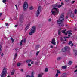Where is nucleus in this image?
<instances>
[{
  "mask_svg": "<svg viewBox=\"0 0 77 77\" xmlns=\"http://www.w3.org/2000/svg\"><path fill=\"white\" fill-rule=\"evenodd\" d=\"M30 31L29 34V35H32L33 33H34L36 32V26H33Z\"/></svg>",
  "mask_w": 77,
  "mask_h": 77,
  "instance_id": "nucleus-3",
  "label": "nucleus"
},
{
  "mask_svg": "<svg viewBox=\"0 0 77 77\" xmlns=\"http://www.w3.org/2000/svg\"><path fill=\"white\" fill-rule=\"evenodd\" d=\"M23 42L24 43H25V42H26V40L25 39H24L23 41Z\"/></svg>",
  "mask_w": 77,
  "mask_h": 77,
  "instance_id": "nucleus-42",
  "label": "nucleus"
},
{
  "mask_svg": "<svg viewBox=\"0 0 77 77\" xmlns=\"http://www.w3.org/2000/svg\"><path fill=\"white\" fill-rule=\"evenodd\" d=\"M21 71H22V72H23V69H21Z\"/></svg>",
  "mask_w": 77,
  "mask_h": 77,
  "instance_id": "nucleus-60",
  "label": "nucleus"
},
{
  "mask_svg": "<svg viewBox=\"0 0 77 77\" xmlns=\"http://www.w3.org/2000/svg\"><path fill=\"white\" fill-rule=\"evenodd\" d=\"M67 66H62V69H65L66 68V67Z\"/></svg>",
  "mask_w": 77,
  "mask_h": 77,
  "instance_id": "nucleus-14",
  "label": "nucleus"
},
{
  "mask_svg": "<svg viewBox=\"0 0 77 77\" xmlns=\"http://www.w3.org/2000/svg\"><path fill=\"white\" fill-rule=\"evenodd\" d=\"M57 73L58 74H60L61 73L60 72V71L57 70Z\"/></svg>",
  "mask_w": 77,
  "mask_h": 77,
  "instance_id": "nucleus-28",
  "label": "nucleus"
},
{
  "mask_svg": "<svg viewBox=\"0 0 77 77\" xmlns=\"http://www.w3.org/2000/svg\"><path fill=\"white\" fill-rule=\"evenodd\" d=\"M7 77H10V76H7Z\"/></svg>",
  "mask_w": 77,
  "mask_h": 77,
  "instance_id": "nucleus-64",
  "label": "nucleus"
},
{
  "mask_svg": "<svg viewBox=\"0 0 77 77\" xmlns=\"http://www.w3.org/2000/svg\"><path fill=\"white\" fill-rule=\"evenodd\" d=\"M73 51L75 52V56L77 55V51L76 50H74Z\"/></svg>",
  "mask_w": 77,
  "mask_h": 77,
  "instance_id": "nucleus-16",
  "label": "nucleus"
},
{
  "mask_svg": "<svg viewBox=\"0 0 77 77\" xmlns=\"http://www.w3.org/2000/svg\"><path fill=\"white\" fill-rule=\"evenodd\" d=\"M51 44H54V45H56V42H55V39L54 38L52 39L51 42Z\"/></svg>",
  "mask_w": 77,
  "mask_h": 77,
  "instance_id": "nucleus-10",
  "label": "nucleus"
},
{
  "mask_svg": "<svg viewBox=\"0 0 77 77\" xmlns=\"http://www.w3.org/2000/svg\"><path fill=\"white\" fill-rule=\"evenodd\" d=\"M58 20H60V21H63L64 20V14L62 13L59 19H58Z\"/></svg>",
  "mask_w": 77,
  "mask_h": 77,
  "instance_id": "nucleus-5",
  "label": "nucleus"
},
{
  "mask_svg": "<svg viewBox=\"0 0 77 77\" xmlns=\"http://www.w3.org/2000/svg\"><path fill=\"white\" fill-rule=\"evenodd\" d=\"M19 21L20 23H23L24 21V16L22 15L19 19Z\"/></svg>",
  "mask_w": 77,
  "mask_h": 77,
  "instance_id": "nucleus-9",
  "label": "nucleus"
},
{
  "mask_svg": "<svg viewBox=\"0 0 77 77\" xmlns=\"http://www.w3.org/2000/svg\"><path fill=\"white\" fill-rule=\"evenodd\" d=\"M2 14H3V13H0V17L2 16Z\"/></svg>",
  "mask_w": 77,
  "mask_h": 77,
  "instance_id": "nucleus-43",
  "label": "nucleus"
},
{
  "mask_svg": "<svg viewBox=\"0 0 77 77\" xmlns=\"http://www.w3.org/2000/svg\"><path fill=\"white\" fill-rule=\"evenodd\" d=\"M57 23L59 25V26L60 27L64 26V25H65L63 23H62V22L60 21V20L57 21Z\"/></svg>",
  "mask_w": 77,
  "mask_h": 77,
  "instance_id": "nucleus-7",
  "label": "nucleus"
},
{
  "mask_svg": "<svg viewBox=\"0 0 77 77\" xmlns=\"http://www.w3.org/2000/svg\"><path fill=\"white\" fill-rule=\"evenodd\" d=\"M51 48H53V45L51 46Z\"/></svg>",
  "mask_w": 77,
  "mask_h": 77,
  "instance_id": "nucleus-55",
  "label": "nucleus"
},
{
  "mask_svg": "<svg viewBox=\"0 0 77 77\" xmlns=\"http://www.w3.org/2000/svg\"><path fill=\"white\" fill-rule=\"evenodd\" d=\"M62 33H65V31L63 30V31H62Z\"/></svg>",
  "mask_w": 77,
  "mask_h": 77,
  "instance_id": "nucleus-46",
  "label": "nucleus"
},
{
  "mask_svg": "<svg viewBox=\"0 0 77 77\" xmlns=\"http://www.w3.org/2000/svg\"><path fill=\"white\" fill-rule=\"evenodd\" d=\"M70 17L71 18H74V14H70Z\"/></svg>",
  "mask_w": 77,
  "mask_h": 77,
  "instance_id": "nucleus-17",
  "label": "nucleus"
},
{
  "mask_svg": "<svg viewBox=\"0 0 77 77\" xmlns=\"http://www.w3.org/2000/svg\"><path fill=\"white\" fill-rule=\"evenodd\" d=\"M31 64H33V61H32L31 62Z\"/></svg>",
  "mask_w": 77,
  "mask_h": 77,
  "instance_id": "nucleus-49",
  "label": "nucleus"
},
{
  "mask_svg": "<svg viewBox=\"0 0 77 77\" xmlns=\"http://www.w3.org/2000/svg\"><path fill=\"white\" fill-rule=\"evenodd\" d=\"M31 61H32V60H28L26 61V62L27 63H30Z\"/></svg>",
  "mask_w": 77,
  "mask_h": 77,
  "instance_id": "nucleus-15",
  "label": "nucleus"
},
{
  "mask_svg": "<svg viewBox=\"0 0 77 77\" xmlns=\"http://www.w3.org/2000/svg\"><path fill=\"white\" fill-rule=\"evenodd\" d=\"M65 1L67 2H69V0H65Z\"/></svg>",
  "mask_w": 77,
  "mask_h": 77,
  "instance_id": "nucleus-59",
  "label": "nucleus"
},
{
  "mask_svg": "<svg viewBox=\"0 0 77 77\" xmlns=\"http://www.w3.org/2000/svg\"><path fill=\"white\" fill-rule=\"evenodd\" d=\"M2 2L4 3H5V2H6V0H3Z\"/></svg>",
  "mask_w": 77,
  "mask_h": 77,
  "instance_id": "nucleus-36",
  "label": "nucleus"
},
{
  "mask_svg": "<svg viewBox=\"0 0 77 77\" xmlns=\"http://www.w3.org/2000/svg\"><path fill=\"white\" fill-rule=\"evenodd\" d=\"M67 34H68L69 35H72V33H71V31H67Z\"/></svg>",
  "mask_w": 77,
  "mask_h": 77,
  "instance_id": "nucleus-18",
  "label": "nucleus"
},
{
  "mask_svg": "<svg viewBox=\"0 0 77 77\" xmlns=\"http://www.w3.org/2000/svg\"><path fill=\"white\" fill-rule=\"evenodd\" d=\"M75 2V1H72V2H71V3H72V4H73V3H74Z\"/></svg>",
  "mask_w": 77,
  "mask_h": 77,
  "instance_id": "nucleus-40",
  "label": "nucleus"
},
{
  "mask_svg": "<svg viewBox=\"0 0 77 77\" xmlns=\"http://www.w3.org/2000/svg\"><path fill=\"white\" fill-rule=\"evenodd\" d=\"M7 68H4V69L2 71V74L1 75V77H5L6 75V73H7Z\"/></svg>",
  "mask_w": 77,
  "mask_h": 77,
  "instance_id": "nucleus-2",
  "label": "nucleus"
},
{
  "mask_svg": "<svg viewBox=\"0 0 77 77\" xmlns=\"http://www.w3.org/2000/svg\"><path fill=\"white\" fill-rule=\"evenodd\" d=\"M40 51H38V52H37L36 53V55L38 56V54H39V53Z\"/></svg>",
  "mask_w": 77,
  "mask_h": 77,
  "instance_id": "nucleus-34",
  "label": "nucleus"
},
{
  "mask_svg": "<svg viewBox=\"0 0 77 77\" xmlns=\"http://www.w3.org/2000/svg\"><path fill=\"white\" fill-rule=\"evenodd\" d=\"M27 8H28V4H27V2H25L23 5V9L24 11H26Z\"/></svg>",
  "mask_w": 77,
  "mask_h": 77,
  "instance_id": "nucleus-6",
  "label": "nucleus"
},
{
  "mask_svg": "<svg viewBox=\"0 0 77 77\" xmlns=\"http://www.w3.org/2000/svg\"><path fill=\"white\" fill-rule=\"evenodd\" d=\"M33 6H31L29 8L30 10H32V9H33Z\"/></svg>",
  "mask_w": 77,
  "mask_h": 77,
  "instance_id": "nucleus-33",
  "label": "nucleus"
},
{
  "mask_svg": "<svg viewBox=\"0 0 77 77\" xmlns=\"http://www.w3.org/2000/svg\"><path fill=\"white\" fill-rule=\"evenodd\" d=\"M16 7V8L17 9V10H18V7L17 6V5H15Z\"/></svg>",
  "mask_w": 77,
  "mask_h": 77,
  "instance_id": "nucleus-44",
  "label": "nucleus"
},
{
  "mask_svg": "<svg viewBox=\"0 0 77 77\" xmlns=\"http://www.w3.org/2000/svg\"><path fill=\"white\" fill-rule=\"evenodd\" d=\"M39 46H40V45H36V48L37 50H38V48H39Z\"/></svg>",
  "mask_w": 77,
  "mask_h": 77,
  "instance_id": "nucleus-21",
  "label": "nucleus"
},
{
  "mask_svg": "<svg viewBox=\"0 0 77 77\" xmlns=\"http://www.w3.org/2000/svg\"><path fill=\"white\" fill-rule=\"evenodd\" d=\"M65 35H67V34H68V33L67 32H65Z\"/></svg>",
  "mask_w": 77,
  "mask_h": 77,
  "instance_id": "nucleus-54",
  "label": "nucleus"
},
{
  "mask_svg": "<svg viewBox=\"0 0 77 77\" xmlns=\"http://www.w3.org/2000/svg\"><path fill=\"white\" fill-rule=\"evenodd\" d=\"M15 50H16V51H17V50H18V49L17 48L15 49Z\"/></svg>",
  "mask_w": 77,
  "mask_h": 77,
  "instance_id": "nucleus-61",
  "label": "nucleus"
},
{
  "mask_svg": "<svg viewBox=\"0 0 77 77\" xmlns=\"http://www.w3.org/2000/svg\"><path fill=\"white\" fill-rule=\"evenodd\" d=\"M72 63V62L71 61H70L69 62L68 64L69 65H71Z\"/></svg>",
  "mask_w": 77,
  "mask_h": 77,
  "instance_id": "nucleus-26",
  "label": "nucleus"
},
{
  "mask_svg": "<svg viewBox=\"0 0 77 77\" xmlns=\"http://www.w3.org/2000/svg\"><path fill=\"white\" fill-rule=\"evenodd\" d=\"M43 73H41L40 74H39L37 77H42V75H43Z\"/></svg>",
  "mask_w": 77,
  "mask_h": 77,
  "instance_id": "nucleus-13",
  "label": "nucleus"
},
{
  "mask_svg": "<svg viewBox=\"0 0 77 77\" xmlns=\"http://www.w3.org/2000/svg\"><path fill=\"white\" fill-rule=\"evenodd\" d=\"M15 70H13L12 72H11V75H14L15 74Z\"/></svg>",
  "mask_w": 77,
  "mask_h": 77,
  "instance_id": "nucleus-22",
  "label": "nucleus"
},
{
  "mask_svg": "<svg viewBox=\"0 0 77 77\" xmlns=\"http://www.w3.org/2000/svg\"><path fill=\"white\" fill-rule=\"evenodd\" d=\"M72 43V41H70L69 42L68 45H70Z\"/></svg>",
  "mask_w": 77,
  "mask_h": 77,
  "instance_id": "nucleus-24",
  "label": "nucleus"
},
{
  "mask_svg": "<svg viewBox=\"0 0 77 77\" xmlns=\"http://www.w3.org/2000/svg\"><path fill=\"white\" fill-rule=\"evenodd\" d=\"M70 35H68V36H70Z\"/></svg>",
  "mask_w": 77,
  "mask_h": 77,
  "instance_id": "nucleus-63",
  "label": "nucleus"
},
{
  "mask_svg": "<svg viewBox=\"0 0 77 77\" xmlns=\"http://www.w3.org/2000/svg\"><path fill=\"white\" fill-rule=\"evenodd\" d=\"M66 18H68V16H66Z\"/></svg>",
  "mask_w": 77,
  "mask_h": 77,
  "instance_id": "nucleus-62",
  "label": "nucleus"
},
{
  "mask_svg": "<svg viewBox=\"0 0 77 77\" xmlns=\"http://www.w3.org/2000/svg\"><path fill=\"white\" fill-rule=\"evenodd\" d=\"M5 26H9V25L8 24V23H5Z\"/></svg>",
  "mask_w": 77,
  "mask_h": 77,
  "instance_id": "nucleus-39",
  "label": "nucleus"
},
{
  "mask_svg": "<svg viewBox=\"0 0 77 77\" xmlns=\"http://www.w3.org/2000/svg\"><path fill=\"white\" fill-rule=\"evenodd\" d=\"M52 14L53 15H56L59 13V9L56 8H53L52 11Z\"/></svg>",
  "mask_w": 77,
  "mask_h": 77,
  "instance_id": "nucleus-1",
  "label": "nucleus"
},
{
  "mask_svg": "<svg viewBox=\"0 0 77 77\" xmlns=\"http://www.w3.org/2000/svg\"><path fill=\"white\" fill-rule=\"evenodd\" d=\"M58 75H59V74L57 73L56 75H55V77H58Z\"/></svg>",
  "mask_w": 77,
  "mask_h": 77,
  "instance_id": "nucleus-37",
  "label": "nucleus"
},
{
  "mask_svg": "<svg viewBox=\"0 0 77 77\" xmlns=\"http://www.w3.org/2000/svg\"><path fill=\"white\" fill-rule=\"evenodd\" d=\"M57 5H54V7H57Z\"/></svg>",
  "mask_w": 77,
  "mask_h": 77,
  "instance_id": "nucleus-45",
  "label": "nucleus"
},
{
  "mask_svg": "<svg viewBox=\"0 0 77 77\" xmlns=\"http://www.w3.org/2000/svg\"><path fill=\"white\" fill-rule=\"evenodd\" d=\"M60 40H61V41H63V38H61Z\"/></svg>",
  "mask_w": 77,
  "mask_h": 77,
  "instance_id": "nucleus-53",
  "label": "nucleus"
},
{
  "mask_svg": "<svg viewBox=\"0 0 77 77\" xmlns=\"http://www.w3.org/2000/svg\"><path fill=\"white\" fill-rule=\"evenodd\" d=\"M48 71V68H45V72H47Z\"/></svg>",
  "mask_w": 77,
  "mask_h": 77,
  "instance_id": "nucleus-30",
  "label": "nucleus"
},
{
  "mask_svg": "<svg viewBox=\"0 0 77 77\" xmlns=\"http://www.w3.org/2000/svg\"><path fill=\"white\" fill-rule=\"evenodd\" d=\"M77 69L75 70L74 71V72H77Z\"/></svg>",
  "mask_w": 77,
  "mask_h": 77,
  "instance_id": "nucleus-56",
  "label": "nucleus"
},
{
  "mask_svg": "<svg viewBox=\"0 0 77 77\" xmlns=\"http://www.w3.org/2000/svg\"><path fill=\"white\" fill-rule=\"evenodd\" d=\"M58 35H60V30L58 31Z\"/></svg>",
  "mask_w": 77,
  "mask_h": 77,
  "instance_id": "nucleus-31",
  "label": "nucleus"
},
{
  "mask_svg": "<svg viewBox=\"0 0 77 77\" xmlns=\"http://www.w3.org/2000/svg\"><path fill=\"white\" fill-rule=\"evenodd\" d=\"M4 54H3V53H2V54H1V56L2 57V56H3V55Z\"/></svg>",
  "mask_w": 77,
  "mask_h": 77,
  "instance_id": "nucleus-52",
  "label": "nucleus"
},
{
  "mask_svg": "<svg viewBox=\"0 0 77 77\" xmlns=\"http://www.w3.org/2000/svg\"><path fill=\"white\" fill-rule=\"evenodd\" d=\"M26 77H34V74H33V72H32L31 73V76H30L29 75H26Z\"/></svg>",
  "mask_w": 77,
  "mask_h": 77,
  "instance_id": "nucleus-12",
  "label": "nucleus"
},
{
  "mask_svg": "<svg viewBox=\"0 0 77 77\" xmlns=\"http://www.w3.org/2000/svg\"><path fill=\"white\" fill-rule=\"evenodd\" d=\"M74 46V44L72 43L71 45V46Z\"/></svg>",
  "mask_w": 77,
  "mask_h": 77,
  "instance_id": "nucleus-58",
  "label": "nucleus"
},
{
  "mask_svg": "<svg viewBox=\"0 0 77 77\" xmlns=\"http://www.w3.org/2000/svg\"><path fill=\"white\" fill-rule=\"evenodd\" d=\"M61 59H62V58L60 57H58L57 58V60H60Z\"/></svg>",
  "mask_w": 77,
  "mask_h": 77,
  "instance_id": "nucleus-23",
  "label": "nucleus"
},
{
  "mask_svg": "<svg viewBox=\"0 0 77 77\" xmlns=\"http://www.w3.org/2000/svg\"><path fill=\"white\" fill-rule=\"evenodd\" d=\"M41 11V6H39L38 7V9L37 11V13L36 14V17H38L39 16V14H40V12Z\"/></svg>",
  "mask_w": 77,
  "mask_h": 77,
  "instance_id": "nucleus-4",
  "label": "nucleus"
},
{
  "mask_svg": "<svg viewBox=\"0 0 77 77\" xmlns=\"http://www.w3.org/2000/svg\"><path fill=\"white\" fill-rule=\"evenodd\" d=\"M62 7V5H59L58 6V8H60V7Z\"/></svg>",
  "mask_w": 77,
  "mask_h": 77,
  "instance_id": "nucleus-41",
  "label": "nucleus"
},
{
  "mask_svg": "<svg viewBox=\"0 0 77 77\" xmlns=\"http://www.w3.org/2000/svg\"><path fill=\"white\" fill-rule=\"evenodd\" d=\"M11 40L12 42H14V40L13 39V38H12V37H11Z\"/></svg>",
  "mask_w": 77,
  "mask_h": 77,
  "instance_id": "nucleus-29",
  "label": "nucleus"
},
{
  "mask_svg": "<svg viewBox=\"0 0 77 77\" xmlns=\"http://www.w3.org/2000/svg\"><path fill=\"white\" fill-rule=\"evenodd\" d=\"M61 5H64V3L62 2H61Z\"/></svg>",
  "mask_w": 77,
  "mask_h": 77,
  "instance_id": "nucleus-47",
  "label": "nucleus"
},
{
  "mask_svg": "<svg viewBox=\"0 0 77 77\" xmlns=\"http://www.w3.org/2000/svg\"><path fill=\"white\" fill-rule=\"evenodd\" d=\"M20 65H21V64H20V63H18V64L17 65V66H20Z\"/></svg>",
  "mask_w": 77,
  "mask_h": 77,
  "instance_id": "nucleus-35",
  "label": "nucleus"
},
{
  "mask_svg": "<svg viewBox=\"0 0 77 77\" xmlns=\"http://www.w3.org/2000/svg\"><path fill=\"white\" fill-rule=\"evenodd\" d=\"M60 77H66V73H63L62 75H60Z\"/></svg>",
  "mask_w": 77,
  "mask_h": 77,
  "instance_id": "nucleus-11",
  "label": "nucleus"
},
{
  "mask_svg": "<svg viewBox=\"0 0 77 77\" xmlns=\"http://www.w3.org/2000/svg\"><path fill=\"white\" fill-rule=\"evenodd\" d=\"M28 65L29 66H31V64H28Z\"/></svg>",
  "mask_w": 77,
  "mask_h": 77,
  "instance_id": "nucleus-50",
  "label": "nucleus"
},
{
  "mask_svg": "<svg viewBox=\"0 0 77 77\" xmlns=\"http://www.w3.org/2000/svg\"><path fill=\"white\" fill-rule=\"evenodd\" d=\"M14 59H16L17 58V53H16L15 55H14Z\"/></svg>",
  "mask_w": 77,
  "mask_h": 77,
  "instance_id": "nucleus-25",
  "label": "nucleus"
},
{
  "mask_svg": "<svg viewBox=\"0 0 77 77\" xmlns=\"http://www.w3.org/2000/svg\"><path fill=\"white\" fill-rule=\"evenodd\" d=\"M48 21H51V19H49L48 20Z\"/></svg>",
  "mask_w": 77,
  "mask_h": 77,
  "instance_id": "nucleus-48",
  "label": "nucleus"
},
{
  "mask_svg": "<svg viewBox=\"0 0 77 77\" xmlns=\"http://www.w3.org/2000/svg\"><path fill=\"white\" fill-rule=\"evenodd\" d=\"M29 25H28L25 28V30H26V31H27V29H29Z\"/></svg>",
  "mask_w": 77,
  "mask_h": 77,
  "instance_id": "nucleus-19",
  "label": "nucleus"
},
{
  "mask_svg": "<svg viewBox=\"0 0 77 77\" xmlns=\"http://www.w3.org/2000/svg\"><path fill=\"white\" fill-rule=\"evenodd\" d=\"M23 40H21L20 43V45H22V43H23Z\"/></svg>",
  "mask_w": 77,
  "mask_h": 77,
  "instance_id": "nucleus-32",
  "label": "nucleus"
},
{
  "mask_svg": "<svg viewBox=\"0 0 77 77\" xmlns=\"http://www.w3.org/2000/svg\"><path fill=\"white\" fill-rule=\"evenodd\" d=\"M77 10L76 9H75L74 11V14L75 15V14H77Z\"/></svg>",
  "mask_w": 77,
  "mask_h": 77,
  "instance_id": "nucleus-27",
  "label": "nucleus"
},
{
  "mask_svg": "<svg viewBox=\"0 0 77 77\" xmlns=\"http://www.w3.org/2000/svg\"><path fill=\"white\" fill-rule=\"evenodd\" d=\"M38 62H35V64H36V65H38Z\"/></svg>",
  "mask_w": 77,
  "mask_h": 77,
  "instance_id": "nucleus-51",
  "label": "nucleus"
},
{
  "mask_svg": "<svg viewBox=\"0 0 77 77\" xmlns=\"http://www.w3.org/2000/svg\"><path fill=\"white\" fill-rule=\"evenodd\" d=\"M18 26V25H16L15 26V27H17V26Z\"/></svg>",
  "mask_w": 77,
  "mask_h": 77,
  "instance_id": "nucleus-57",
  "label": "nucleus"
},
{
  "mask_svg": "<svg viewBox=\"0 0 77 77\" xmlns=\"http://www.w3.org/2000/svg\"><path fill=\"white\" fill-rule=\"evenodd\" d=\"M2 46L0 45V54L2 53Z\"/></svg>",
  "mask_w": 77,
  "mask_h": 77,
  "instance_id": "nucleus-20",
  "label": "nucleus"
},
{
  "mask_svg": "<svg viewBox=\"0 0 77 77\" xmlns=\"http://www.w3.org/2000/svg\"><path fill=\"white\" fill-rule=\"evenodd\" d=\"M64 39H66L67 38H69V37H64Z\"/></svg>",
  "mask_w": 77,
  "mask_h": 77,
  "instance_id": "nucleus-38",
  "label": "nucleus"
},
{
  "mask_svg": "<svg viewBox=\"0 0 77 77\" xmlns=\"http://www.w3.org/2000/svg\"><path fill=\"white\" fill-rule=\"evenodd\" d=\"M70 49V48H69L68 47L66 46L64 48L62 49V52H65V51H66L67 50H69Z\"/></svg>",
  "mask_w": 77,
  "mask_h": 77,
  "instance_id": "nucleus-8",
  "label": "nucleus"
}]
</instances>
